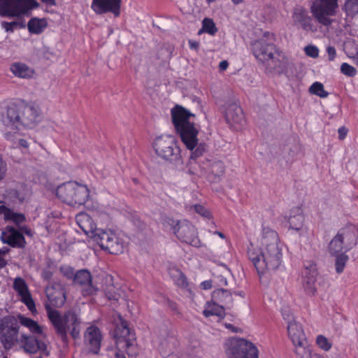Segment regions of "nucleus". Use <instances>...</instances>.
Returning <instances> with one entry per match:
<instances>
[{"mask_svg":"<svg viewBox=\"0 0 358 358\" xmlns=\"http://www.w3.org/2000/svg\"><path fill=\"white\" fill-rule=\"evenodd\" d=\"M41 119L40 108L35 103L10 106L1 118L5 139L14 147L28 148L27 141L22 136L25 130L36 127Z\"/></svg>","mask_w":358,"mask_h":358,"instance_id":"f257e3e1","label":"nucleus"},{"mask_svg":"<svg viewBox=\"0 0 358 358\" xmlns=\"http://www.w3.org/2000/svg\"><path fill=\"white\" fill-rule=\"evenodd\" d=\"M247 254L259 275L278 268L282 262V247L277 232L263 227L257 242L248 245Z\"/></svg>","mask_w":358,"mask_h":358,"instance_id":"f03ea898","label":"nucleus"},{"mask_svg":"<svg viewBox=\"0 0 358 358\" xmlns=\"http://www.w3.org/2000/svg\"><path fill=\"white\" fill-rule=\"evenodd\" d=\"M172 120L187 149L192 150L198 144L199 130L194 125V115L182 106L171 110Z\"/></svg>","mask_w":358,"mask_h":358,"instance_id":"7ed1b4c3","label":"nucleus"},{"mask_svg":"<svg viewBox=\"0 0 358 358\" xmlns=\"http://www.w3.org/2000/svg\"><path fill=\"white\" fill-rule=\"evenodd\" d=\"M47 311L50 321L63 341H66L69 332L74 338L79 336L81 322L75 312L69 310L62 315L59 311L50 307L47 308Z\"/></svg>","mask_w":358,"mask_h":358,"instance_id":"20e7f679","label":"nucleus"},{"mask_svg":"<svg viewBox=\"0 0 358 358\" xmlns=\"http://www.w3.org/2000/svg\"><path fill=\"white\" fill-rule=\"evenodd\" d=\"M278 299L281 305V313L284 320L287 323L288 336L296 346H302L305 341V335L301 324L297 322L289 309L291 302V295L282 288L278 294Z\"/></svg>","mask_w":358,"mask_h":358,"instance_id":"39448f33","label":"nucleus"},{"mask_svg":"<svg viewBox=\"0 0 358 358\" xmlns=\"http://www.w3.org/2000/svg\"><path fill=\"white\" fill-rule=\"evenodd\" d=\"M252 50L258 61L267 64L273 69L282 68L287 61L282 51L274 45L267 43L264 38L255 41L252 44Z\"/></svg>","mask_w":358,"mask_h":358,"instance_id":"423d86ee","label":"nucleus"},{"mask_svg":"<svg viewBox=\"0 0 358 358\" xmlns=\"http://www.w3.org/2000/svg\"><path fill=\"white\" fill-rule=\"evenodd\" d=\"M57 197L69 206L84 205L90 199V189L86 185L69 181L59 185L56 190Z\"/></svg>","mask_w":358,"mask_h":358,"instance_id":"0eeeda50","label":"nucleus"},{"mask_svg":"<svg viewBox=\"0 0 358 358\" xmlns=\"http://www.w3.org/2000/svg\"><path fill=\"white\" fill-rule=\"evenodd\" d=\"M115 338L119 350H123L130 357L136 358L138 356L140 350L135 333L129 328L127 322L122 318L115 328Z\"/></svg>","mask_w":358,"mask_h":358,"instance_id":"6e6552de","label":"nucleus"},{"mask_svg":"<svg viewBox=\"0 0 358 358\" xmlns=\"http://www.w3.org/2000/svg\"><path fill=\"white\" fill-rule=\"evenodd\" d=\"M152 147L160 158L176 162L180 159V149L176 138L172 135L162 134L155 138Z\"/></svg>","mask_w":358,"mask_h":358,"instance_id":"1a4fd4ad","label":"nucleus"},{"mask_svg":"<svg viewBox=\"0 0 358 358\" xmlns=\"http://www.w3.org/2000/svg\"><path fill=\"white\" fill-rule=\"evenodd\" d=\"M163 224L165 227H170L180 241L194 247L200 245L198 232L194 226L187 220L179 221L166 217L164 219Z\"/></svg>","mask_w":358,"mask_h":358,"instance_id":"9d476101","label":"nucleus"},{"mask_svg":"<svg viewBox=\"0 0 358 358\" xmlns=\"http://www.w3.org/2000/svg\"><path fill=\"white\" fill-rule=\"evenodd\" d=\"M228 358H258L259 351L252 342L238 337L228 339L224 343Z\"/></svg>","mask_w":358,"mask_h":358,"instance_id":"9b49d317","label":"nucleus"},{"mask_svg":"<svg viewBox=\"0 0 358 358\" xmlns=\"http://www.w3.org/2000/svg\"><path fill=\"white\" fill-rule=\"evenodd\" d=\"M310 11L315 19L322 25L328 27L334 22L338 7V0H312Z\"/></svg>","mask_w":358,"mask_h":358,"instance_id":"f8f14e48","label":"nucleus"},{"mask_svg":"<svg viewBox=\"0 0 358 358\" xmlns=\"http://www.w3.org/2000/svg\"><path fill=\"white\" fill-rule=\"evenodd\" d=\"M1 15L19 17L38 7L35 0H1Z\"/></svg>","mask_w":358,"mask_h":358,"instance_id":"ddd939ff","label":"nucleus"},{"mask_svg":"<svg viewBox=\"0 0 358 358\" xmlns=\"http://www.w3.org/2000/svg\"><path fill=\"white\" fill-rule=\"evenodd\" d=\"M1 340L6 349L17 347L20 336L18 329L10 317H4L0 323Z\"/></svg>","mask_w":358,"mask_h":358,"instance_id":"4468645a","label":"nucleus"},{"mask_svg":"<svg viewBox=\"0 0 358 358\" xmlns=\"http://www.w3.org/2000/svg\"><path fill=\"white\" fill-rule=\"evenodd\" d=\"M317 275L316 265L313 263L306 265L302 272V287L308 296H315L317 293Z\"/></svg>","mask_w":358,"mask_h":358,"instance_id":"2eb2a0df","label":"nucleus"},{"mask_svg":"<svg viewBox=\"0 0 358 358\" xmlns=\"http://www.w3.org/2000/svg\"><path fill=\"white\" fill-rule=\"evenodd\" d=\"M13 287L17 292L20 301L25 304L27 308L32 313H36L35 303L29 290L28 285L25 280L21 277H16L13 279Z\"/></svg>","mask_w":358,"mask_h":358,"instance_id":"dca6fc26","label":"nucleus"},{"mask_svg":"<svg viewBox=\"0 0 358 358\" xmlns=\"http://www.w3.org/2000/svg\"><path fill=\"white\" fill-rule=\"evenodd\" d=\"M101 341L102 334L97 327L92 325L87 328L84 333V344L90 352L99 353Z\"/></svg>","mask_w":358,"mask_h":358,"instance_id":"f3484780","label":"nucleus"},{"mask_svg":"<svg viewBox=\"0 0 358 358\" xmlns=\"http://www.w3.org/2000/svg\"><path fill=\"white\" fill-rule=\"evenodd\" d=\"M292 19L294 24L299 26L306 32L313 34L317 31V26L314 24L311 17L301 7L294 8Z\"/></svg>","mask_w":358,"mask_h":358,"instance_id":"a211bd4d","label":"nucleus"},{"mask_svg":"<svg viewBox=\"0 0 358 358\" xmlns=\"http://www.w3.org/2000/svg\"><path fill=\"white\" fill-rule=\"evenodd\" d=\"M122 0H92L91 8L96 14L112 13L115 16L120 14Z\"/></svg>","mask_w":358,"mask_h":358,"instance_id":"6ab92c4d","label":"nucleus"},{"mask_svg":"<svg viewBox=\"0 0 358 358\" xmlns=\"http://www.w3.org/2000/svg\"><path fill=\"white\" fill-rule=\"evenodd\" d=\"M285 225L289 230L302 234L306 232V228L304 227L305 217L302 210L300 208H296L291 210L289 216L285 217Z\"/></svg>","mask_w":358,"mask_h":358,"instance_id":"aec40b11","label":"nucleus"},{"mask_svg":"<svg viewBox=\"0 0 358 358\" xmlns=\"http://www.w3.org/2000/svg\"><path fill=\"white\" fill-rule=\"evenodd\" d=\"M0 239L13 248H23L26 243L22 234L12 227H7L1 232Z\"/></svg>","mask_w":358,"mask_h":358,"instance_id":"412c9836","label":"nucleus"},{"mask_svg":"<svg viewBox=\"0 0 358 358\" xmlns=\"http://www.w3.org/2000/svg\"><path fill=\"white\" fill-rule=\"evenodd\" d=\"M17 348L23 350L27 353L34 354L40 350H46V345L43 342L38 341L34 336L22 334L17 343Z\"/></svg>","mask_w":358,"mask_h":358,"instance_id":"4be33fe9","label":"nucleus"},{"mask_svg":"<svg viewBox=\"0 0 358 358\" xmlns=\"http://www.w3.org/2000/svg\"><path fill=\"white\" fill-rule=\"evenodd\" d=\"M74 282L83 287L82 292L84 296L94 295L97 292V288L92 283L91 274L87 270L78 271L74 275Z\"/></svg>","mask_w":358,"mask_h":358,"instance_id":"5701e85b","label":"nucleus"},{"mask_svg":"<svg viewBox=\"0 0 358 358\" xmlns=\"http://www.w3.org/2000/svg\"><path fill=\"white\" fill-rule=\"evenodd\" d=\"M46 295L52 306H62L66 301V291L59 283H55L46 288Z\"/></svg>","mask_w":358,"mask_h":358,"instance_id":"b1692460","label":"nucleus"},{"mask_svg":"<svg viewBox=\"0 0 358 358\" xmlns=\"http://www.w3.org/2000/svg\"><path fill=\"white\" fill-rule=\"evenodd\" d=\"M225 117L227 122L235 129H238L244 121L243 113L241 108L236 103H229L226 106Z\"/></svg>","mask_w":358,"mask_h":358,"instance_id":"393cba45","label":"nucleus"},{"mask_svg":"<svg viewBox=\"0 0 358 358\" xmlns=\"http://www.w3.org/2000/svg\"><path fill=\"white\" fill-rule=\"evenodd\" d=\"M0 217H2L5 222L13 223L17 227L26 220L24 214L16 212L4 205H0Z\"/></svg>","mask_w":358,"mask_h":358,"instance_id":"a878e982","label":"nucleus"},{"mask_svg":"<svg viewBox=\"0 0 358 358\" xmlns=\"http://www.w3.org/2000/svg\"><path fill=\"white\" fill-rule=\"evenodd\" d=\"M12 73L17 78L29 79L34 76V70L22 62H14L10 66Z\"/></svg>","mask_w":358,"mask_h":358,"instance_id":"bb28decb","label":"nucleus"},{"mask_svg":"<svg viewBox=\"0 0 358 358\" xmlns=\"http://www.w3.org/2000/svg\"><path fill=\"white\" fill-rule=\"evenodd\" d=\"M76 221L80 229L88 236H90L96 228L95 224L91 217L85 213L78 214L76 217Z\"/></svg>","mask_w":358,"mask_h":358,"instance_id":"cd10ccee","label":"nucleus"},{"mask_svg":"<svg viewBox=\"0 0 358 358\" xmlns=\"http://www.w3.org/2000/svg\"><path fill=\"white\" fill-rule=\"evenodd\" d=\"M110 236V239L108 241V243L106 244L104 250H108L111 254L122 253L124 250V242L114 232Z\"/></svg>","mask_w":358,"mask_h":358,"instance_id":"c85d7f7f","label":"nucleus"},{"mask_svg":"<svg viewBox=\"0 0 358 358\" xmlns=\"http://www.w3.org/2000/svg\"><path fill=\"white\" fill-rule=\"evenodd\" d=\"M112 231H106L101 229H94L93 232L90 234V237L94 242L97 243L102 249H104L106 244L108 243L110 234H113Z\"/></svg>","mask_w":358,"mask_h":358,"instance_id":"c756f323","label":"nucleus"},{"mask_svg":"<svg viewBox=\"0 0 358 358\" xmlns=\"http://www.w3.org/2000/svg\"><path fill=\"white\" fill-rule=\"evenodd\" d=\"M17 319L20 324L27 328L31 333L38 335L43 334V327L36 321L22 315H19Z\"/></svg>","mask_w":358,"mask_h":358,"instance_id":"7c9ffc66","label":"nucleus"},{"mask_svg":"<svg viewBox=\"0 0 358 358\" xmlns=\"http://www.w3.org/2000/svg\"><path fill=\"white\" fill-rule=\"evenodd\" d=\"M48 26V22L45 18H31L27 24V28L31 34H39L42 33Z\"/></svg>","mask_w":358,"mask_h":358,"instance_id":"2f4dec72","label":"nucleus"},{"mask_svg":"<svg viewBox=\"0 0 358 358\" xmlns=\"http://www.w3.org/2000/svg\"><path fill=\"white\" fill-rule=\"evenodd\" d=\"M203 313L206 317L215 315L219 318H223L225 315V310L222 306L215 302H208L205 306Z\"/></svg>","mask_w":358,"mask_h":358,"instance_id":"473e14b6","label":"nucleus"},{"mask_svg":"<svg viewBox=\"0 0 358 358\" xmlns=\"http://www.w3.org/2000/svg\"><path fill=\"white\" fill-rule=\"evenodd\" d=\"M169 273L176 285L180 287H185L187 286V279L178 268L176 266H171L169 269Z\"/></svg>","mask_w":358,"mask_h":358,"instance_id":"72a5a7b5","label":"nucleus"},{"mask_svg":"<svg viewBox=\"0 0 358 358\" xmlns=\"http://www.w3.org/2000/svg\"><path fill=\"white\" fill-rule=\"evenodd\" d=\"M217 31V29L213 20L210 18H204L202 21V27L199 31L198 34H201V33L204 32L211 36H214Z\"/></svg>","mask_w":358,"mask_h":358,"instance_id":"f704fd0d","label":"nucleus"},{"mask_svg":"<svg viewBox=\"0 0 358 358\" xmlns=\"http://www.w3.org/2000/svg\"><path fill=\"white\" fill-rule=\"evenodd\" d=\"M343 236L342 234H337L329 243L331 253L336 255L343 250Z\"/></svg>","mask_w":358,"mask_h":358,"instance_id":"c9c22d12","label":"nucleus"},{"mask_svg":"<svg viewBox=\"0 0 358 358\" xmlns=\"http://www.w3.org/2000/svg\"><path fill=\"white\" fill-rule=\"evenodd\" d=\"M344 10L348 16L353 17L358 14V0H346Z\"/></svg>","mask_w":358,"mask_h":358,"instance_id":"e433bc0d","label":"nucleus"},{"mask_svg":"<svg viewBox=\"0 0 358 358\" xmlns=\"http://www.w3.org/2000/svg\"><path fill=\"white\" fill-rule=\"evenodd\" d=\"M208 171L206 172L210 173L215 176H219L224 173V166L222 162L215 161L210 163H208Z\"/></svg>","mask_w":358,"mask_h":358,"instance_id":"4c0bfd02","label":"nucleus"},{"mask_svg":"<svg viewBox=\"0 0 358 358\" xmlns=\"http://www.w3.org/2000/svg\"><path fill=\"white\" fill-rule=\"evenodd\" d=\"M309 92L321 98L328 96V93L324 90L323 85L320 82L313 83L309 88Z\"/></svg>","mask_w":358,"mask_h":358,"instance_id":"58836bf2","label":"nucleus"},{"mask_svg":"<svg viewBox=\"0 0 358 358\" xmlns=\"http://www.w3.org/2000/svg\"><path fill=\"white\" fill-rule=\"evenodd\" d=\"M317 346L322 350L327 352L332 347V342L323 335H318L316 338Z\"/></svg>","mask_w":358,"mask_h":358,"instance_id":"ea45409f","label":"nucleus"},{"mask_svg":"<svg viewBox=\"0 0 358 358\" xmlns=\"http://www.w3.org/2000/svg\"><path fill=\"white\" fill-rule=\"evenodd\" d=\"M348 260V257L345 254H341L336 256L335 266L336 271L338 273H341L343 271Z\"/></svg>","mask_w":358,"mask_h":358,"instance_id":"a19ab883","label":"nucleus"},{"mask_svg":"<svg viewBox=\"0 0 358 358\" xmlns=\"http://www.w3.org/2000/svg\"><path fill=\"white\" fill-rule=\"evenodd\" d=\"M105 293L109 300L117 301L121 296L119 289L113 285L106 288Z\"/></svg>","mask_w":358,"mask_h":358,"instance_id":"79ce46f5","label":"nucleus"},{"mask_svg":"<svg viewBox=\"0 0 358 358\" xmlns=\"http://www.w3.org/2000/svg\"><path fill=\"white\" fill-rule=\"evenodd\" d=\"M1 27L6 30V31L13 32L17 28L24 27V25L17 21H13L10 22H2Z\"/></svg>","mask_w":358,"mask_h":358,"instance_id":"37998d69","label":"nucleus"},{"mask_svg":"<svg viewBox=\"0 0 358 358\" xmlns=\"http://www.w3.org/2000/svg\"><path fill=\"white\" fill-rule=\"evenodd\" d=\"M341 71L344 75L350 77L355 76L357 73L355 68L348 63H343L341 64Z\"/></svg>","mask_w":358,"mask_h":358,"instance_id":"c03bdc74","label":"nucleus"},{"mask_svg":"<svg viewBox=\"0 0 358 358\" xmlns=\"http://www.w3.org/2000/svg\"><path fill=\"white\" fill-rule=\"evenodd\" d=\"M306 55L312 58H317L319 56V49L313 45H308L304 48Z\"/></svg>","mask_w":358,"mask_h":358,"instance_id":"a18cd8bd","label":"nucleus"},{"mask_svg":"<svg viewBox=\"0 0 358 358\" xmlns=\"http://www.w3.org/2000/svg\"><path fill=\"white\" fill-rule=\"evenodd\" d=\"M195 211L199 213V215H202L203 217L210 218V213L203 206L196 204L193 206Z\"/></svg>","mask_w":358,"mask_h":358,"instance_id":"49530a36","label":"nucleus"},{"mask_svg":"<svg viewBox=\"0 0 358 358\" xmlns=\"http://www.w3.org/2000/svg\"><path fill=\"white\" fill-rule=\"evenodd\" d=\"M327 53L328 55V59L333 61L336 57V50L334 47L329 45L327 47Z\"/></svg>","mask_w":358,"mask_h":358,"instance_id":"de8ad7c7","label":"nucleus"},{"mask_svg":"<svg viewBox=\"0 0 358 358\" xmlns=\"http://www.w3.org/2000/svg\"><path fill=\"white\" fill-rule=\"evenodd\" d=\"M61 272L68 278L73 276V270L69 266H62L61 268Z\"/></svg>","mask_w":358,"mask_h":358,"instance_id":"09e8293b","label":"nucleus"},{"mask_svg":"<svg viewBox=\"0 0 358 358\" xmlns=\"http://www.w3.org/2000/svg\"><path fill=\"white\" fill-rule=\"evenodd\" d=\"M8 251V250L6 248H3L0 250V268L5 266L6 264V260L3 258V255Z\"/></svg>","mask_w":358,"mask_h":358,"instance_id":"8fccbe9b","label":"nucleus"},{"mask_svg":"<svg viewBox=\"0 0 358 358\" xmlns=\"http://www.w3.org/2000/svg\"><path fill=\"white\" fill-rule=\"evenodd\" d=\"M348 130L345 127H341L338 129V136L339 138L343 140L344 139L348 134Z\"/></svg>","mask_w":358,"mask_h":358,"instance_id":"3c124183","label":"nucleus"},{"mask_svg":"<svg viewBox=\"0 0 358 358\" xmlns=\"http://www.w3.org/2000/svg\"><path fill=\"white\" fill-rule=\"evenodd\" d=\"M229 66V63L226 60H223L222 62H220V64H219V68H220V71H225Z\"/></svg>","mask_w":358,"mask_h":358,"instance_id":"603ef678","label":"nucleus"},{"mask_svg":"<svg viewBox=\"0 0 358 358\" xmlns=\"http://www.w3.org/2000/svg\"><path fill=\"white\" fill-rule=\"evenodd\" d=\"M201 287L203 289H208L210 288H211V282L210 281H203L201 284Z\"/></svg>","mask_w":358,"mask_h":358,"instance_id":"864d4df0","label":"nucleus"},{"mask_svg":"<svg viewBox=\"0 0 358 358\" xmlns=\"http://www.w3.org/2000/svg\"><path fill=\"white\" fill-rule=\"evenodd\" d=\"M42 1L49 4V5H55V0H41Z\"/></svg>","mask_w":358,"mask_h":358,"instance_id":"5fc2aeb1","label":"nucleus"},{"mask_svg":"<svg viewBox=\"0 0 358 358\" xmlns=\"http://www.w3.org/2000/svg\"><path fill=\"white\" fill-rule=\"evenodd\" d=\"M120 350L118 349V351ZM115 358H126L123 354H121L120 352H116Z\"/></svg>","mask_w":358,"mask_h":358,"instance_id":"6e6d98bb","label":"nucleus"},{"mask_svg":"<svg viewBox=\"0 0 358 358\" xmlns=\"http://www.w3.org/2000/svg\"><path fill=\"white\" fill-rule=\"evenodd\" d=\"M214 234H217V236H219L222 239L225 238L224 235L222 233L220 232V231H215Z\"/></svg>","mask_w":358,"mask_h":358,"instance_id":"4d7b16f0","label":"nucleus"},{"mask_svg":"<svg viewBox=\"0 0 358 358\" xmlns=\"http://www.w3.org/2000/svg\"><path fill=\"white\" fill-rule=\"evenodd\" d=\"M189 44H190V47L192 48H196L198 47V43H194V42H189Z\"/></svg>","mask_w":358,"mask_h":358,"instance_id":"13d9d810","label":"nucleus"},{"mask_svg":"<svg viewBox=\"0 0 358 358\" xmlns=\"http://www.w3.org/2000/svg\"><path fill=\"white\" fill-rule=\"evenodd\" d=\"M234 4H239L243 1V0H231Z\"/></svg>","mask_w":358,"mask_h":358,"instance_id":"bf43d9fd","label":"nucleus"},{"mask_svg":"<svg viewBox=\"0 0 358 358\" xmlns=\"http://www.w3.org/2000/svg\"><path fill=\"white\" fill-rule=\"evenodd\" d=\"M24 233L27 234H29V231L27 230V229H21Z\"/></svg>","mask_w":358,"mask_h":358,"instance_id":"052dcab7","label":"nucleus"},{"mask_svg":"<svg viewBox=\"0 0 358 358\" xmlns=\"http://www.w3.org/2000/svg\"><path fill=\"white\" fill-rule=\"evenodd\" d=\"M355 62H356L357 65H358V53H357V56L355 59Z\"/></svg>","mask_w":358,"mask_h":358,"instance_id":"680f3d73","label":"nucleus"},{"mask_svg":"<svg viewBox=\"0 0 358 358\" xmlns=\"http://www.w3.org/2000/svg\"><path fill=\"white\" fill-rule=\"evenodd\" d=\"M206 1H208V3H212V2H213V1H215V0H206Z\"/></svg>","mask_w":358,"mask_h":358,"instance_id":"e2e57ef3","label":"nucleus"},{"mask_svg":"<svg viewBox=\"0 0 358 358\" xmlns=\"http://www.w3.org/2000/svg\"><path fill=\"white\" fill-rule=\"evenodd\" d=\"M226 327H227V328H229V327H231V324H229V325H227H227H226Z\"/></svg>","mask_w":358,"mask_h":358,"instance_id":"0e129e2a","label":"nucleus"},{"mask_svg":"<svg viewBox=\"0 0 358 358\" xmlns=\"http://www.w3.org/2000/svg\"><path fill=\"white\" fill-rule=\"evenodd\" d=\"M4 358H7V357H4Z\"/></svg>","mask_w":358,"mask_h":358,"instance_id":"69168bd1","label":"nucleus"}]
</instances>
